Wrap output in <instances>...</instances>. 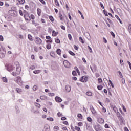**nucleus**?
Instances as JSON below:
<instances>
[{"label":"nucleus","instance_id":"f257e3e1","mask_svg":"<svg viewBox=\"0 0 131 131\" xmlns=\"http://www.w3.org/2000/svg\"><path fill=\"white\" fill-rule=\"evenodd\" d=\"M24 18L27 20V21H30L31 19L33 20V15L31 14V17L29 16V14L28 13V14H26V15H24Z\"/></svg>","mask_w":131,"mask_h":131},{"label":"nucleus","instance_id":"f03ea898","mask_svg":"<svg viewBox=\"0 0 131 131\" xmlns=\"http://www.w3.org/2000/svg\"><path fill=\"white\" fill-rule=\"evenodd\" d=\"M5 67L7 69V70H8V71L11 72V71H13V66H12V64H6L5 65Z\"/></svg>","mask_w":131,"mask_h":131},{"label":"nucleus","instance_id":"7ed1b4c3","mask_svg":"<svg viewBox=\"0 0 131 131\" xmlns=\"http://www.w3.org/2000/svg\"><path fill=\"white\" fill-rule=\"evenodd\" d=\"M63 65L66 68H70V67H71V64L67 60L63 61Z\"/></svg>","mask_w":131,"mask_h":131},{"label":"nucleus","instance_id":"20e7f679","mask_svg":"<svg viewBox=\"0 0 131 131\" xmlns=\"http://www.w3.org/2000/svg\"><path fill=\"white\" fill-rule=\"evenodd\" d=\"M80 81L82 82H86L88 81V77L86 76H83L80 79Z\"/></svg>","mask_w":131,"mask_h":131},{"label":"nucleus","instance_id":"39448f33","mask_svg":"<svg viewBox=\"0 0 131 131\" xmlns=\"http://www.w3.org/2000/svg\"><path fill=\"white\" fill-rule=\"evenodd\" d=\"M16 82L19 85H21L23 83V81H22V80L20 77H17Z\"/></svg>","mask_w":131,"mask_h":131},{"label":"nucleus","instance_id":"423d86ee","mask_svg":"<svg viewBox=\"0 0 131 131\" xmlns=\"http://www.w3.org/2000/svg\"><path fill=\"white\" fill-rule=\"evenodd\" d=\"M0 52L1 54L2 55V57H5V55H6V48L3 47L2 49H1Z\"/></svg>","mask_w":131,"mask_h":131},{"label":"nucleus","instance_id":"0eeeda50","mask_svg":"<svg viewBox=\"0 0 131 131\" xmlns=\"http://www.w3.org/2000/svg\"><path fill=\"white\" fill-rule=\"evenodd\" d=\"M90 109L92 114H93L94 115H95V114H96V113H97L96 110H95V108H94L93 105H90Z\"/></svg>","mask_w":131,"mask_h":131},{"label":"nucleus","instance_id":"6e6552de","mask_svg":"<svg viewBox=\"0 0 131 131\" xmlns=\"http://www.w3.org/2000/svg\"><path fill=\"white\" fill-rule=\"evenodd\" d=\"M35 42H36L37 45H40V43L42 42L41 39L39 38V37L36 38L35 39Z\"/></svg>","mask_w":131,"mask_h":131},{"label":"nucleus","instance_id":"1a4fd4ad","mask_svg":"<svg viewBox=\"0 0 131 131\" xmlns=\"http://www.w3.org/2000/svg\"><path fill=\"white\" fill-rule=\"evenodd\" d=\"M119 119L121 122V124H123L124 123V119L122 117V115L119 116Z\"/></svg>","mask_w":131,"mask_h":131},{"label":"nucleus","instance_id":"9d476101","mask_svg":"<svg viewBox=\"0 0 131 131\" xmlns=\"http://www.w3.org/2000/svg\"><path fill=\"white\" fill-rule=\"evenodd\" d=\"M55 100H56V102H57V103H61V102L63 101V100H62V98L58 96H56L55 97Z\"/></svg>","mask_w":131,"mask_h":131},{"label":"nucleus","instance_id":"9b49d317","mask_svg":"<svg viewBox=\"0 0 131 131\" xmlns=\"http://www.w3.org/2000/svg\"><path fill=\"white\" fill-rule=\"evenodd\" d=\"M65 90L67 93H69L71 91V87L69 85H67L65 86Z\"/></svg>","mask_w":131,"mask_h":131},{"label":"nucleus","instance_id":"f8f14e48","mask_svg":"<svg viewBox=\"0 0 131 131\" xmlns=\"http://www.w3.org/2000/svg\"><path fill=\"white\" fill-rule=\"evenodd\" d=\"M16 73L17 74V75H19V74L21 72V67H19V66H17L16 68Z\"/></svg>","mask_w":131,"mask_h":131},{"label":"nucleus","instance_id":"ddd939ff","mask_svg":"<svg viewBox=\"0 0 131 131\" xmlns=\"http://www.w3.org/2000/svg\"><path fill=\"white\" fill-rule=\"evenodd\" d=\"M104 119L102 118H98V122H99V123H104Z\"/></svg>","mask_w":131,"mask_h":131},{"label":"nucleus","instance_id":"4468645a","mask_svg":"<svg viewBox=\"0 0 131 131\" xmlns=\"http://www.w3.org/2000/svg\"><path fill=\"white\" fill-rule=\"evenodd\" d=\"M115 17H116V19H117V20H118V21H119L120 23H121V24H122V21H121V19H120V18L118 16V15H116Z\"/></svg>","mask_w":131,"mask_h":131},{"label":"nucleus","instance_id":"2eb2a0df","mask_svg":"<svg viewBox=\"0 0 131 131\" xmlns=\"http://www.w3.org/2000/svg\"><path fill=\"white\" fill-rule=\"evenodd\" d=\"M37 14H38V16H40L41 15V10L38 8L37 9Z\"/></svg>","mask_w":131,"mask_h":131},{"label":"nucleus","instance_id":"dca6fc26","mask_svg":"<svg viewBox=\"0 0 131 131\" xmlns=\"http://www.w3.org/2000/svg\"><path fill=\"white\" fill-rule=\"evenodd\" d=\"M16 92L18 94H21V93H22V89H19V88H16Z\"/></svg>","mask_w":131,"mask_h":131},{"label":"nucleus","instance_id":"f3484780","mask_svg":"<svg viewBox=\"0 0 131 131\" xmlns=\"http://www.w3.org/2000/svg\"><path fill=\"white\" fill-rule=\"evenodd\" d=\"M74 69L76 70V71L77 72V73L79 74H80V72H79V70L78 69V68H77V67H74Z\"/></svg>","mask_w":131,"mask_h":131},{"label":"nucleus","instance_id":"a211bd4d","mask_svg":"<svg viewBox=\"0 0 131 131\" xmlns=\"http://www.w3.org/2000/svg\"><path fill=\"white\" fill-rule=\"evenodd\" d=\"M79 40L81 43H84V41L83 40V39H82V37H79Z\"/></svg>","mask_w":131,"mask_h":131},{"label":"nucleus","instance_id":"6ab92c4d","mask_svg":"<svg viewBox=\"0 0 131 131\" xmlns=\"http://www.w3.org/2000/svg\"><path fill=\"white\" fill-rule=\"evenodd\" d=\"M95 129L96 131L100 130V126H98V125L95 126Z\"/></svg>","mask_w":131,"mask_h":131},{"label":"nucleus","instance_id":"aec40b11","mask_svg":"<svg viewBox=\"0 0 131 131\" xmlns=\"http://www.w3.org/2000/svg\"><path fill=\"white\" fill-rule=\"evenodd\" d=\"M40 98L41 99V100H46L47 99V96L43 95V96H41L40 97Z\"/></svg>","mask_w":131,"mask_h":131},{"label":"nucleus","instance_id":"412c9836","mask_svg":"<svg viewBox=\"0 0 131 131\" xmlns=\"http://www.w3.org/2000/svg\"><path fill=\"white\" fill-rule=\"evenodd\" d=\"M86 95L87 96H89V97H91V96H92V95H93V93H92L91 92H87L86 93Z\"/></svg>","mask_w":131,"mask_h":131},{"label":"nucleus","instance_id":"4be33fe9","mask_svg":"<svg viewBox=\"0 0 131 131\" xmlns=\"http://www.w3.org/2000/svg\"><path fill=\"white\" fill-rule=\"evenodd\" d=\"M118 73H119V76L120 78H122V77H123V76H122V74L121 73V72H120V71H119L118 72Z\"/></svg>","mask_w":131,"mask_h":131},{"label":"nucleus","instance_id":"5701e85b","mask_svg":"<svg viewBox=\"0 0 131 131\" xmlns=\"http://www.w3.org/2000/svg\"><path fill=\"white\" fill-rule=\"evenodd\" d=\"M28 39H29V40H33L32 36H31V35H30V34L28 35Z\"/></svg>","mask_w":131,"mask_h":131},{"label":"nucleus","instance_id":"b1692460","mask_svg":"<svg viewBox=\"0 0 131 131\" xmlns=\"http://www.w3.org/2000/svg\"><path fill=\"white\" fill-rule=\"evenodd\" d=\"M56 53L58 55H61V49H58L57 50H56Z\"/></svg>","mask_w":131,"mask_h":131},{"label":"nucleus","instance_id":"393cba45","mask_svg":"<svg viewBox=\"0 0 131 131\" xmlns=\"http://www.w3.org/2000/svg\"><path fill=\"white\" fill-rule=\"evenodd\" d=\"M55 4L57 6V7H59V6H60V4H59L58 0H55Z\"/></svg>","mask_w":131,"mask_h":131},{"label":"nucleus","instance_id":"a878e982","mask_svg":"<svg viewBox=\"0 0 131 131\" xmlns=\"http://www.w3.org/2000/svg\"><path fill=\"white\" fill-rule=\"evenodd\" d=\"M33 73H35V74H37L38 73H40V70H37L34 71L33 72Z\"/></svg>","mask_w":131,"mask_h":131},{"label":"nucleus","instance_id":"bb28decb","mask_svg":"<svg viewBox=\"0 0 131 131\" xmlns=\"http://www.w3.org/2000/svg\"><path fill=\"white\" fill-rule=\"evenodd\" d=\"M2 79L4 81V82H8V80L7 79V78L3 77Z\"/></svg>","mask_w":131,"mask_h":131},{"label":"nucleus","instance_id":"cd10ccee","mask_svg":"<svg viewBox=\"0 0 131 131\" xmlns=\"http://www.w3.org/2000/svg\"><path fill=\"white\" fill-rule=\"evenodd\" d=\"M55 42H56V43H60L61 42V41H60V39H59V38H55Z\"/></svg>","mask_w":131,"mask_h":131},{"label":"nucleus","instance_id":"c85d7f7f","mask_svg":"<svg viewBox=\"0 0 131 131\" xmlns=\"http://www.w3.org/2000/svg\"><path fill=\"white\" fill-rule=\"evenodd\" d=\"M97 89L98 90H99V91H101L102 90V89H103V86H102V85H99L97 86Z\"/></svg>","mask_w":131,"mask_h":131},{"label":"nucleus","instance_id":"c756f323","mask_svg":"<svg viewBox=\"0 0 131 131\" xmlns=\"http://www.w3.org/2000/svg\"><path fill=\"white\" fill-rule=\"evenodd\" d=\"M69 53L70 55H71V56H75V54L73 52H72L71 51H69Z\"/></svg>","mask_w":131,"mask_h":131},{"label":"nucleus","instance_id":"7c9ffc66","mask_svg":"<svg viewBox=\"0 0 131 131\" xmlns=\"http://www.w3.org/2000/svg\"><path fill=\"white\" fill-rule=\"evenodd\" d=\"M108 82L110 83L112 88H114V84H113V83H112V81H111V80H109Z\"/></svg>","mask_w":131,"mask_h":131},{"label":"nucleus","instance_id":"2f4dec72","mask_svg":"<svg viewBox=\"0 0 131 131\" xmlns=\"http://www.w3.org/2000/svg\"><path fill=\"white\" fill-rule=\"evenodd\" d=\"M113 110L115 113H117V112H118V110H117V108L115 106L113 107Z\"/></svg>","mask_w":131,"mask_h":131},{"label":"nucleus","instance_id":"473e14b6","mask_svg":"<svg viewBox=\"0 0 131 131\" xmlns=\"http://www.w3.org/2000/svg\"><path fill=\"white\" fill-rule=\"evenodd\" d=\"M78 13L80 14V15L81 16V18L82 19H84V17H83V15L82 14V13H81V12L79 10L78 11Z\"/></svg>","mask_w":131,"mask_h":131},{"label":"nucleus","instance_id":"72a5a7b5","mask_svg":"<svg viewBox=\"0 0 131 131\" xmlns=\"http://www.w3.org/2000/svg\"><path fill=\"white\" fill-rule=\"evenodd\" d=\"M51 44L48 43L47 45L46 48L47 49V50H50V49H51Z\"/></svg>","mask_w":131,"mask_h":131},{"label":"nucleus","instance_id":"f704fd0d","mask_svg":"<svg viewBox=\"0 0 131 131\" xmlns=\"http://www.w3.org/2000/svg\"><path fill=\"white\" fill-rule=\"evenodd\" d=\"M47 120H49V121H54V119L52 117L47 118Z\"/></svg>","mask_w":131,"mask_h":131},{"label":"nucleus","instance_id":"c9c22d12","mask_svg":"<svg viewBox=\"0 0 131 131\" xmlns=\"http://www.w3.org/2000/svg\"><path fill=\"white\" fill-rule=\"evenodd\" d=\"M87 120L88 121H89V122H92V121H93V119H92V118L89 117L87 118Z\"/></svg>","mask_w":131,"mask_h":131},{"label":"nucleus","instance_id":"e433bc0d","mask_svg":"<svg viewBox=\"0 0 131 131\" xmlns=\"http://www.w3.org/2000/svg\"><path fill=\"white\" fill-rule=\"evenodd\" d=\"M48 95L50 97H54L55 96V94L53 93H49Z\"/></svg>","mask_w":131,"mask_h":131},{"label":"nucleus","instance_id":"4c0bfd02","mask_svg":"<svg viewBox=\"0 0 131 131\" xmlns=\"http://www.w3.org/2000/svg\"><path fill=\"white\" fill-rule=\"evenodd\" d=\"M34 105H35L36 107H37L38 108H40V104L37 103H34Z\"/></svg>","mask_w":131,"mask_h":131},{"label":"nucleus","instance_id":"58836bf2","mask_svg":"<svg viewBox=\"0 0 131 131\" xmlns=\"http://www.w3.org/2000/svg\"><path fill=\"white\" fill-rule=\"evenodd\" d=\"M19 3H20L21 5H23L24 3H25V0H18Z\"/></svg>","mask_w":131,"mask_h":131},{"label":"nucleus","instance_id":"ea45409f","mask_svg":"<svg viewBox=\"0 0 131 131\" xmlns=\"http://www.w3.org/2000/svg\"><path fill=\"white\" fill-rule=\"evenodd\" d=\"M49 19H50V21H51V22H54V17H53V16H50Z\"/></svg>","mask_w":131,"mask_h":131},{"label":"nucleus","instance_id":"a19ab883","mask_svg":"<svg viewBox=\"0 0 131 131\" xmlns=\"http://www.w3.org/2000/svg\"><path fill=\"white\" fill-rule=\"evenodd\" d=\"M59 18H60L61 21L64 20V19L63 18V15H62L61 14H59Z\"/></svg>","mask_w":131,"mask_h":131},{"label":"nucleus","instance_id":"79ce46f5","mask_svg":"<svg viewBox=\"0 0 131 131\" xmlns=\"http://www.w3.org/2000/svg\"><path fill=\"white\" fill-rule=\"evenodd\" d=\"M103 13L106 17H108V13H107V11L105 10H103Z\"/></svg>","mask_w":131,"mask_h":131},{"label":"nucleus","instance_id":"37998d69","mask_svg":"<svg viewBox=\"0 0 131 131\" xmlns=\"http://www.w3.org/2000/svg\"><path fill=\"white\" fill-rule=\"evenodd\" d=\"M98 83H101V82H103V80H102V78H98Z\"/></svg>","mask_w":131,"mask_h":131},{"label":"nucleus","instance_id":"c03bdc74","mask_svg":"<svg viewBox=\"0 0 131 131\" xmlns=\"http://www.w3.org/2000/svg\"><path fill=\"white\" fill-rule=\"evenodd\" d=\"M75 129H76V130H77V131H80V128L78 126H75Z\"/></svg>","mask_w":131,"mask_h":131},{"label":"nucleus","instance_id":"a18cd8bd","mask_svg":"<svg viewBox=\"0 0 131 131\" xmlns=\"http://www.w3.org/2000/svg\"><path fill=\"white\" fill-rule=\"evenodd\" d=\"M88 49H89L90 53H93V50H92V48L90 47V46H88Z\"/></svg>","mask_w":131,"mask_h":131},{"label":"nucleus","instance_id":"49530a36","mask_svg":"<svg viewBox=\"0 0 131 131\" xmlns=\"http://www.w3.org/2000/svg\"><path fill=\"white\" fill-rule=\"evenodd\" d=\"M68 38H69V39H70V40H71V39H72V36H71V34H68Z\"/></svg>","mask_w":131,"mask_h":131},{"label":"nucleus","instance_id":"de8ad7c7","mask_svg":"<svg viewBox=\"0 0 131 131\" xmlns=\"http://www.w3.org/2000/svg\"><path fill=\"white\" fill-rule=\"evenodd\" d=\"M46 42H47V43H49V42L52 43V42H53V39H49V40H47L46 41Z\"/></svg>","mask_w":131,"mask_h":131},{"label":"nucleus","instance_id":"09e8293b","mask_svg":"<svg viewBox=\"0 0 131 131\" xmlns=\"http://www.w3.org/2000/svg\"><path fill=\"white\" fill-rule=\"evenodd\" d=\"M12 75L13 76H17V75H18V74H17V72H12Z\"/></svg>","mask_w":131,"mask_h":131},{"label":"nucleus","instance_id":"8fccbe9b","mask_svg":"<svg viewBox=\"0 0 131 131\" xmlns=\"http://www.w3.org/2000/svg\"><path fill=\"white\" fill-rule=\"evenodd\" d=\"M60 28H61V29H62L63 30H66V28H65V26L61 25L60 26Z\"/></svg>","mask_w":131,"mask_h":131},{"label":"nucleus","instance_id":"3c124183","mask_svg":"<svg viewBox=\"0 0 131 131\" xmlns=\"http://www.w3.org/2000/svg\"><path fill=\"white\" fill-rule=\"evenodd\" d=\"M58 34L57 33V32H56L55 31H53V34L52 35H54V36H56V35H57Z\"/></svg>","mask_w":131,"mask_h":131},{"label":"nucleus","instance_id":"603ef678","mask_svg":"<svg viewBox=\"0 0 131 131\" xmlns=\"http://www.w3.org/2000/svg\"><path fill=\"white\" fill-rule=\"evenodd\" d=\"M102 112H104V113L106 112V109L105 108V107H104V106H102Z\"/></svg>","mask_w":131,"mask_h":131},{"label":"nucleus","instance_id":"864d4df0","mask_svg":"<svg viewBox=\"0 0 131 131\" xmlns=\"http://www.w3.org/2000/svg\"><path fill=\"white\" fill-rule=\"evenodd\" d=\"M110 33H111V35L113 36V37H114V38L115 37V34H114V33L113 32L111 31L110 32Z\"/></svg>","mask_w":131,"mask_h":131},{"label":"nucleus","instance_id":"5fc2aeb1","mask_svg":"<svg viewBox=\"0 0 131 131\" xmlns=\"http://www.w3.org/2000/svg\"><path fill=\"white\" fill-rule=\"evenodd\" d=\"M0 41H4V37L2 35H0Z\"/></svg>","mask_w":131,"mask_h":131},{"label":"nucleus","instance_id":"6e6d98bb","mask_svg":"<svg viewBox=\"0 0 131 131\" xmlns=\"http://www.w3.org/2000/svg\"><path fill=\"white\" fill-rule=\"evenodd\" d=\"M54 129H55V130H59V127L57 126H54Z\"/></svg>","mask_w":131,"mask_h":131},{"label":"nucleus","instance_id":"4d7b16f0","mask_svg":"<svg viewBox=\"0 0 131 131\" xmlns=\"http://www.w3.org/2000/svg\"><path fill=\"white\" fill-rule=\"evenodd\" d=\"M72 75H74V76H75V75H76V71H73V72H72Z\"/></svg>","mask_w":131,"mask_h":131},{"label":"nucleus","instance_id":"13d9d810","mask_svg":"<svg viewBox=\"0 0 131 131\" xmlns=\"http://www.w3.org/2000/svg\"><path fill=\"white\" fill-rule=\"evenodd\" d=\"M28 14V13L27 12V11H26V10H24V16H26V15H27Z\"/></svg>","mask_w":131,"mask_h":131},{"label":"nucleus","instance_id":"bf43d9fd","mask_svg":"<svg viewBox=\"0 0 131 131\" xmlns=\"http://www.w3.org/2000/svg\"><path fill=\"white\" fill-rule=\"evenodd\" d=\"M107 20L108 21V22L110 24H112V23H113L112 20H111L109 18H107Z\"/></svg>","mask_w":131,"mask_h":131},{"label":"nucleus","instance_id":"052dcab7","mask_svg":"<svg viewBox=\"0 0 131 131\" xmlns=\"http://www.w3.org/2000/svg\"><path fill=\"white\" fill-rule=\"evenodd\" d=\"M40 2L43 5H46V2L43 0H39Z\"/></svg>","mask_w":131,"mask_h":131},{"label":"nucleus","instance_id":"680f3d73","mask_svg":"<svg viewBox=\"0 0 131 131\" xmlns=\"http://www.w3.org/2000/svg\"><path fill=\"white\" fill-rule=\"evenodd\" d=\"M78 126H82V125H83V124H82V122H79L78 123Z\"/></svg>","mask_w":131,"mask_h":131},{"label":"nucleus","instance_id":"e2e57ef3","mask_svg":"<svg viewBox=\"0 0 131 131\" xmlns=\"http://www.w3.org/2000/svg\"><path fill=\"white\" fill-rule=\"evenodd\" d=\"M100 6L101 7L102 9H104V5L101 2H100Z\"/></svg>","mask_w":131,"mask_h":131},{"label":"nucleus","instance_id":"0e129e2a","mask_svg":"<svg viewBox=\"0 0 131 131\" xmlns=\"http://www.w3.org/2000/svg\"><path fill=\"white\" fill-rule=\"evenodd\" d=\"M57 115L58 117H61V116H62V114H61L60 112L57 113Z\"/></svg>","mask_w":131,"mask_h":131},{"label":"nucleus","instance_id":"69168bd1","mask_svg":"<svg viewBox=\"0 0 131 131\" xmlns=\"http://www.w3.org/2000/svg\"><path fill=\"white\" fill-rule=\"evenodd\" d=\"M33 88H34V89H33V91H36V90H37V86H36V85H34V86H33Z\"/></svg>","mask_w":131,"mask_h":131},{"label":"nucleus","instance_id":"338daca9","mask_svg":"<svg viewBox=\"0 0 131 131\" xmlns=\"http://www.w3.org/2000/svg\"><path fill=\"white\" fill-rule=\"evenodd\" d=\"M46 39H48V40L49 39H52L50 36H46Z\"/></svg>","mask_w":131,"mask_h":131},{"label":"nucleus","instance_id":"774afa93","mask_svg":"<svg viewBox=\"0 0 131 131\" xmlns=\"http://www.w3.org/2000/svg\"><path fill=\"white\" fill-rule=\"evenodd\" d=\"M127 63L128 64L129 66V68L131 70V63L129 61H127Z\"/></svg>","mask_w":131,"mask_h":131}]
</instances>
